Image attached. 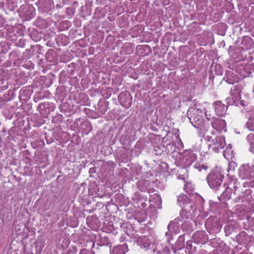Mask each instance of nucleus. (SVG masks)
Masks as SVG:
<instances>
[{"mask_svg": "<svg viewBox=\"0 0 254 254\" xmlns=\"http://www.w3.org/2000/svg\"><path fill=\"white\" fill-rule=\"evenodd\" d=\"M187 116L192 125L199 130L200 134L204 135L207 130V126L203 122L202 111L193 106L188 110Z\"/></svg>", "mask_w": 254, "mask_h": 254, "instance_id": "f257e3e1", "label": "nucleus"}, {"mask_svg": "<svg viewBox=\"0 0 254 254\" xmlns=\"http://www.w3.org/2000/svg\"><path fill=\"white\" fill-rule=\"evenodd\" d=\"M239 176L241 179L247 180L243 184L244 188H254V170L250 164H245L240 166Z\"/></svg>", "mask_w": 254, "mask_h": 254, "instance_id": "f03ea898", "label": "nucleus"}, {"mask_svg": "<svg viewBox=\"0 0 254 254\" xmlns=\"http://www.w3.org/2000/svg\"><path fill=\"white\" fill-rule=\"evenodd\" d=\"M224 175L219 169L212 170L207 177V181L211 189L217 190L222 183Z\"/></svg>", "mask_w": 254, "mask_h": 254, "instance_id": "7ed1b4c3", "label": "nucleus"}, {"mask_svg": "<svg viewBox=\"0 0 254 254\" xmlns=\"http://www.w3.org/2000/svg\"><path fill=\"white\" fill-rule=\"evenodd\" d=\"M200 196L196 193H192L189 197L186 194H181L178 196V202L179 205L187 211L192 210L195 206L194 199L200 198Z\"/></svg>", "mask_w": 254, "mask_h": 254, "instance_id": "20e7f679", "label": "nucleus"}, {"mask_svg": "<svg viewBox=\"0 0 254 254\" xmlns=\"http://www.w3.org/2000/svg\"><path fill=\"white\" fill-rule=\"evenodd\" d=\"M244 84L239 83L235 85L230 91V96L226 99L229 105L238 106L239 102H242L241 99V92L244 89Z\"/></svg>", "mask_w": 254, "mask_h": 254, "instance_id": "39448f33", "label": "nucleus"}, {"mask_svg": "<svg viewBox=\"0 0 254 254\" xmlns=\"http://www.w3.org/2000/svg\"><path fill=\"white\" fill-rule=\"evenodd\" d=\"M205 139L210 142L208 144L209 150L216 153L219 152L226 145L225 138L223 135L217 136L215 139L211 136L207 135Z\"/></svg>", "mask_w": 254, "mask_h": 254, "instance_id": "423d86ee", "label": "nucleus"}, {"mask_svg": "<svg viewBox=\"0 0 254 254\" xmlns=\"http://www.w3.org/2000/svg\"><path fill=\"white\" fill-rule=\"evenodd\" d=\"M181 218L179 217H177L174 220L170 222L167 227L168 231L166 232L165 235L168 237V241L171 238L173 233L177 234L179 231L180 224L179 221H181Z\"/></svg>", "mask_w": 254, "mask_h": 254, "instance_id": "0eeeda50", "label": "nucleus"}, {"mask_svg": "<svg viewBox=\"0 0 254 254\" xmlns=\"http://www.w3.org/2000/svg\"><path fill=\"white\" fill-rule=\"evenodd\" d=\"M212 127L217 131H226V122L224 120L213 117L211 122Z\"/></svg>", "mask_w": 254, "mask_h": 254, "instance_id": "6e6552de", "label": "nucleus"}, {"mask_svg": "<svg viewBox=\"0 0 254 254\" xmlns=\"http://www.w3.org/2000/svg\"><path fill=\"white\" fill-rule=\"evenodd\" d=\"M192 237L194 242L197 244H204L208 240V236L204 231H196L193 234Z\"/></svg>", "mask_w": 254, "mask_h": 254, "instance_id": "1a4fd4ad", "label": "nucleus"}, {"mask_svg": "<svg viewBox=\"0 0 254 254\" xmlns=\"http://www.w3.org/2000/svg\"><path fill=\"white\" fill-rule=\"evenodd\" d=\"M197 158V155L193 151L185 152L183 157V162L186 166H190Z\"/></svg>", "mask_w": 254, "mask_h": 254, "instance_id": "9d476101", "label": "nucleus"}, {"mask_svg": "<svg viewBox=\"0 0 254 254\" xmlns=\"http://www.w3.org/2000/svg\"><path fill=\"white\" fill-rule=\"evenodd\" d=\"M136 243L141 248L147 250L151 245V242L145 236H141L138 238Z\"/></svg>", "mask_w": 254, "mask_h": 254, "instance_id": "9b49d317", "label": "nucleus"}, {"mask_svg": "<svg viewBox=\"0 0 254 254\" xmlns=\"http://www.w3.org/2000/svg\"><path fill=\"white\" fill-rule=\"evenodd\" d=\"M214 108L217 116H222L225 114L226 108L221 101L216 102L214 104Z\"/></svg>", "mask_w": 254, "mask_h": 254, "instance_id": "f8f14e48", "label": "nucleus"}, {"mask_svg": "<svg viewBox=\"0 0 254 254\" xmlns=\"http://www.w3.org/2000/svg\"><path fill=\"white\" fill-rule=\"evenodd\" d=\"M119 98L121 105L126 108H128L131 105V100L129 96L125 94L121 93L119 96Z\"/></svg>", "mask_w": 254, "mask_h": 254, "instance_id": "ddd939ff", "label": "nucleus"}, {"mask_svg": "<svg viewBox=\"0 0 254 254\" xmlns=\"http://www.w3.org/2000/svg\"><path fill=\"white\" fill-rule=\"evenodd\" d=\"M246 140L249 146V151L254 154V133H251L248 134Z\"/></svg>", "mask_w": 254, "mask_h": 254, "instance_id": "4468645a", "label": "nucleus"}, {"mask_svg": "<svg viewBox=\"0 0 254 254\" xmlns=\"http://www.w3.org/2000/svg\"><path fill=\"white\" fill-rule=\"evenodd\" d=\"M127 251V246L124 244L115 247L113 250V254H126Z\"/></svg>", "mask_w": 254, "mask_h": 254, "instance_id": "2eb2a0df", "label": "nucleus"}, {"mask_svg": "<svg viewBox=\"0 0 254 254\" xmlns=\"http://www.w3.org/2000/svg\"><path fill=\"white\" fill-rule=\"evenodd\" d=\"M223 156L228 160L232 159L233 157H234V154L230 144H229L228 146H227L226 149L224 150Z\"/></svg>", "mask_w": 254, "mask_h": 254, "instance_id": "dca6fc26", "label": "nucleus"}, {"mask_svg": "<svg viewBox=\"0 0 254 254\" xmlns=\"http://www.w3.org/2000/svg\"><path fill=\"white\" fill-rule=\"evenodd\" d=\"M226 81L231 84L235 83L237 81V79L231 71H228L226 74L225 77Z\"/></svg>", "mask_w": 254, "mask_h": 254, "instance_id": "f3484780", "label": "nucleus"}, {"mask_svg": "<svg viewBox=\"0 0 254 254\" xmlns=\"http://www.w3.org/2000/svg\"><path fill=\"white\" fill-rule=\"evenodd\" d=\"M232 189L227 187L225 189V190L222 192L221 197L224 200H229L231 198Z\"/></svg>", "mask_w": 254, "mask_h": 254, "instance_id": "a211bd4d", "label": "nucleus"}, {"mask_svg": "<svg viewBox=\"0 0 254 254\" xmlns=\"http://www.w3.org/2000/svg\"><path fill=\"white\" fill-rule=\"evenodd\" d=\"M229 187L233 188L235 191L240 187V183L238 181V179L235 178H232L230 179L229 183Z\"/></svg>", "mask_w": 254, "mask_h": 254, "instance_id": "6ab92c4d", "label": "nucleus"}, {"mask_svg": "<svg viewBox=\"0 0 254 254\" xmlns=\"http://www.w3.org/2000/svg\"><path fill=\"white\" fill-rule=\"evenodd\" d=\"M184 190L190 195H192V193H194L193 192L194 190V187L191 183H187L185 185Z\"/></svg>", "mask_w": 254, "mask_h": 254, "instance_id": "aec40b11", "label": "nucleus"}, {"mask_svg": "<svg viewBox=\"0 0 254 254\" xmlns=\"http://www.w3.org/2000/svg\"><path fill=\"white\" fill-rule=\"evenodd\" d=\"M246 127L249 130L254 131V116L250 117L246 124Z\"/></svg>", "mask_w": 254, "mask_h": 254, "instance_id": "412c9836", "label": "nucleus"}, {"mask_svg": "<svg viewBox=\"0 0 254 254\" xmlns=\"http://www.w3.org/2000/svg\"><path fill=\"white\" fill-rule=\"evenodd\" d=\"M190 211H187L185 209H182L181 211L180 212V218L181 220L182 219H187L190 217ZM182 220H181V221Z\"/></svg>", "mask_w": 254, "mask_h": 254, "instance_id": "4be33fe9", "label": "nucleus"}, {"mask_svg": "<svg viewBox=\"0 0 254 254\" xmlns=\"http://www.w3.org/2000/svg\"><path fill=\"white\" fill-rule=\"evenodd\" d=\"M158 254H170V251L169 247L165 246L161 249L159 250Z\"/></svg>", "mask_w": 254, "mask_h": 254, "instance_id": "5701e85b", "label": "nucleus"}, {"mask_svg": "<svg viewBox=\"0 0 254 254\" xmlns=\"http://www.w3.org/2000/svg\"><path fill=\"white\" fill-rule=\"evenodd\" d=\"M194 167L197 169L199 171H201L202 169L206 170L207 169V166L204 164H200L199 163H195L194 165Z\"/></svg>", "mask_w": 254, "mask_h": 254, "instance_id": "b1692460", "label": "nucleus"}, {"mask_svg": "<svg viewBox=\"0 0 254 254\" xmlns=\"http://www.w3.org/2000/svg\"><path fill=\"white\" fill-rule=\"evenodd\" d=\"M107 105L106 103L102 104L98 109V112H100L101 114H105L107 111Z\"/></svg>", "mask_w": 254, "mask_h": 254, "instance_id": "393cba45", "label": "nucleus"}, {"mask_svg": "<svg viewBox=\"0 0 254 254\" xmlns=\"http://www.w3.org/2000/svg\"><path fill=\"white\" fill-rule=\"evenodd\" d=\"M110 243L109 240L106 237H102L101 238V245H108Z\"/></svg>", "mask_w": 254, "mask_h": 254, "instance_id": "a878e982", "label": "nucleus"}, {"mask_svg": "<svg viewBox=\"0 0 254 254\" xmlns=\"http://www.w3.org/2000/svg\"><path fill=\"white\" fill-rule=\"evenodd\" d=\"M235 163L234 162H230L229 163L228 167L227 168V171H229V170H234L235 167Z\"/></svg>", "mask_w": 254, "mask_h": 254, "instance_id": "bb28decb", "label": "nucleus"}, {"mask_svg": "<svg viewBox=\"0 0 254 254\" xmlns=\"http://www.w3.org/2000/svg\"><path fill=\"white\" fill-rule=\"evenodd\" d=\"M79 254H92L90 251H89L86 249H82L80 251Z\"/></svg>", "mask_w": 254, "mask_h": 254, "instance_id": "cd10ccee", "label": "nucleus"}, {"mask_svg": "<svg viewBox=\"0 0 254 254\" xmlns=\"http://www.w3.org/2000/svg\"><path fill=\"white\" fill-rule=\"evenodd\" d=\"M244 196L243 194H242L241 195H240L238 197H237L236 198V201H240V200H241V201H244Z\"/></svg>", "mask_w": 254, "mask_h": 254, "instance_id": "c85d7f7f", "label": "nucleus"}, {"mask_svg": "<svg viewBox=\"0 0 254 254\" xmlns=\"http://www.w3.org/2000/svg\"><path fill=\"white\" fill-rule=\"evenodd\" d=\"M5 20L4 18L2 16H0V27L2 26Z\"/></svg>", "mask_w": 254, "mask_h": 254, "instance_id": "c756f323", "label": "nucleus"}, {"mask_svg": "<svg viewBox=\"0 0 254 254\" xmlns=\"http://www.w3.org/2000/svg\"><path fill=\"white\" fill-rule=\"evenodd\" d=\"M245 193L247 194V195H248L249 194H250L251 193V190H249V189L245 190Z\"/></svg>", "mask_w": 254, "mask_h": 254, "instance_id": "7c9ffc66", "label": "nucleus"}, {"mask_svg": "<svg viewBox=\"0 0 254 254\" xmlns=\"http://www.w3.org/2000/svg\"><path fill=\"white\" fill-rule=\"evenodd\" d=\"M245 40H247V41H252V39H251V38H249V37H246V38H245L243 40V42H244V41H245Z\"/></svg>", "mask_w": 254, "mask_h": 254, "instance_id": "2f4dec72", "label": "nucleus"}, {"mask_svg": "<svg viewBox=\"0 0 254 254\" xmlns=\"http://www.w3.org/2000/svg\"><path fill=\"white\" fill-rule=\"evenodd\" d=\"M8 88L7 86V85H4L2 87V90H5L6 89H7Z\"/></svg>", "mask_w": 254, "mask_h": 254, "instance_id": "473e14b6", "label": "nucleus"}, {"mask_svg": "<svg viewBox=\"0 0 254 254\" xmlns=\"http://www.w3.org/2000/svg\"><path fill=\"white\" fill-rule=\"evenodd\" d=\"M251 166L252 167V168L254 169V159H253V162H252V165Z\"/></svg>", "mask_w": 254, "mask_h": 254, "instance_id": "72a5a7b5", "label": "nucleus"}, {"mask_svg": "<svg viewBox=\"0 0 254 254\" xmlns=\"http://www.w3.org/2000/svg\"><path fill=\"white\" fill-rule=\"evenodd\" d=\"M228 228H229V227H228V226H226V227H225V230L226 231V232L227 231V230L228 229Z\"/></svg>", "mask_w": 254, "mask_h": 254, "instance_id": "f704fd0d", "label": "nucleus"}, {"mask_svg": "<svg viewBox=\"0 0 254 254\" xmlns=\"http://www.w3.org/2000/svg\"><path fill=\"white\" fill-rule=\"evenodd\" d=\"M20 92H21V93L22 92H24V90H21V91H20Z\"/></svg>", "mask_w": 254, "mask_h": 254, "instance_id": "c9c22d12", "label": "nucleus"}, {"mask_svg": "<svg viewBox=\"0 0 254 254\" xmlns=\"http://www.w3.org/2000/svg\"><path fill=\"white\" fill-rule=\"evenodd\" d=\"M208 120H210V118L206 117Z\"/></svg>", "mask_w": 254, "mask_h": 254, "instance_id": "e433bc0d", "label": "nucleus"}, {"mask_svg": "<svg viewBox=\"0 0 254 254\" xmlns=\"http://www.w3.org/2000/svg\"><path fill=\"white\" fill-rule=\"evenodd\" d=\"M253 92H254V88H253Z\"/></svg>", "mask_w": 254, "mask_h": 254, "instance_id": "4c0bfd02", "label": "nucleus"}]
</instances>
